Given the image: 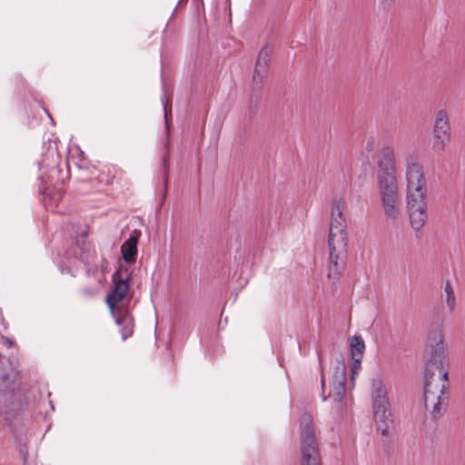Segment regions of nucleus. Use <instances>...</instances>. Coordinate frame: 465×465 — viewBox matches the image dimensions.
Returning a JSON list of instances; mask_svg holds the SVG:
<instances>
[{
	"instance_id": "39448f33",
	"label": "nucleus",
	"mask_w": 465,
	"mask_h": 465,
	"mask_svg": "<svg viewBox=\"0 0 465 465\" xmlns=\"http://www.w3.org/2000/svg\"><path fill=\"white\" fill-rule=\"evenodd\" d=\"M371 397L376 430L385 436L389 432L392 420L387 388L381 380H372Z\"/></svg>"
},
{
	"instance_id": "9d476101",
	"label": "nucleus",
	"mask_w": 465,
	"mask_h": 465,
	"mask_svg": "<svg viewBox=\"0 0 465 465\" xmlns=\"http://www.w3.org/2000/svg\"><path fill=\"white\" fill-rule=\"evenodd\" d=\"M15 372L9 361L0 354V393L5 394L14 391Z\"/></svg>"
},
{
	"instance_id": "f8f14e48",
	"label": "nucleus",
	"mask_w": 465,
	"mask_h": 465,
	"mask_svg": "<svg viewBox=\"0 0 465 465\" xmlns=\"http://www.w3.org/2000/svg\"><path fill=\"white\" fill-rule=\"evenodd\" d=\"M123 258L126 262H133L137 255V239L130 237L121 247Z\"/></svg>"
},
{
	"instance_id": "20e7f679",
	"label": "nucleus",
	"mask_w": 465,
	"mask_h": 465,
	"mask_svg": "<svg viewBox=\"0 0 465 465\" xmlns=\"http://www.w3.org/2000/svg\"><path fill=\"white\" fill-rule=\"evenodd\" d=\"M345 210V200L336 198L331 203L330 224H329V278L338 276L344 264V258L347 247V233L345 231L346 222L343 212Z\"/></svg>"
},
{
	"instance_id": "7ed1b4c3",
	"label": "nucleus",
	"mask_w": 465,
	"mask_h": 465,
	"mask_svg": "<svg viewBox=\"0 0 465 465\" xmlns=\"http://www.w3.org/2000/svg\"><path fill=\"white\" fill-rule=\"evenodd\" d=\"M403 181L410 225L418 232L428 220V184L423 167L416 155L409 154L405 157Z\"/></svg>"
},
{
	"instance_id": "f3484780",
	"label": "nucleus",
	"mask_w": 465,
	"mask_h": 465,
	"mask_svg": "<svg viewBox=\"0 0 465 465\" xmlns=\"http://www.w3.org/2000/svg\"><path fill=\"white\" fill-rule=\"evenodd\" d=\"M351 359L353 361H352L351 371V381H353L355 376L358 374L359 371L361 370V359H359V358H351Z\"/></svg>"
},
{
	"instance_id": "a211bd4d",
	"label": "nucleus",
	"mask_w": 465,
	"mask_h": 465,
	"mask_svg": "<svg viewBox=\"0 0 465 465\" xmlns=\"http://www.w3.org/2000/svg\"><path fill=\"white\" fill-rule=\"evenodd\" d=\"M0 343L6 348H11L14 345V341L10 338L4 335L0 336Z\"/></svg>"
},
{
	"instance_id": "2eb2a0df",
	"label": "nucleus",
	"mask_w": 465,
	"mask_h": 465,
	"mask_svg": "<svg viewBox=\"0 0 465 465\" xmlns=\"http://www.w3.org/2000/svg\"><path fill=\"white\" fill-rule=\"evenodd\" d=\"M267 67L256 65L253 73V84L256 88L262 86L263 79L267 74Z\"/></svg>"
},
{
	"instance_id": "9b49d317",
	"label": "nucleus",
	"mask_w": 465,
	"mask_h": 465,
	"mask_svg": "<svg viewBox=\"0 0 465 465\" xmlns=\"http://www.w3.org/2000/svg\"><path fill=\"white\" fill-rule=\"evenodd\" d=\"M113 316L115 319L116 324L123 326L121 330L123 340L125 341L127 338L131 337L133 335L134 328L133 319L127 313L120 316L117 314V312H115Z\"/></svg>"
},
{
	"instance_id": "f257e3e1",
	"label": "nucleus",
	"mask_w": 465,
	"mask_h": 465,
	"mask_svg": "<svg viewBox=\"0 0 465 465\" xmlns=\"http://www.w3.org/2000/svg\"><path fill=\"white\" fill-rule=\"evenodd\" d=\"M429 356L425 371L424 402L434 419L440 417L448 404L450 358L445 336L432 331L428 336Z\"/></svg>"
},
{
	"instance_id": "f03ea898",
	"label": "nucleus",
	"mask_w": 465,
	"mask_h": 465,
	"mask_svg": "<svg viewBox=\"0 0 465 465\" xmlns=\"http://www.w3.org/2000/svg\"><path fill=\"white\" fill-rule=\"evenodd\" d=\"M376 193L384 217L397 223L402 217L401 195L397 177L396 156L391 146L383 147L377 161Z\"/></svg>"
},
{
	"instance_id": "6e6552de",
	"label": "nucleus",
	"mask_w": 465,
	"mask_h": 465,
	"mask_svg": "<svg viewBox=\"0 0 465 465\" xmlns=\"http://www.w3.org/2000/svg\"><path fill=\"white\" fill-rule=\"evenodd\" d=\"M345 371L346 367L343 361H337L333 368L331 393L335 402V410L341 413L347 407V399L345 398Z\"/></svg>"
},
{
	"instance_id": "412c9836",
	"label": "nucleus",
	"mask_w": 465,
	"mask_h": 465,
	"mask_svg": "<svg viewBox=\"0 0 465 465\" xmlns=\"http://www.w3.org/2000/svg\"><path fill=\"white\" fill-rule=\"evenodd\" d=\"M322 387L323 388L324 387V380H323V377L322 376Z\"/></svg>"
},
{
	"instance_id": "4be33fe9",
	"label": "nucleus",
	"mask_w": 465,
	"mask_h": 465,
	"mask_svg": "<svg viewBox=\"0 0 465 465\" xmlns=\"http://www.w3.org/2000/svg\"><path fill=\"white\" fill-rule=\"evenodd\" d=\"M327 400V397L325 395H322V401H325Z\"/></svg>"
},
{
	"instance_id": "0eeeda50",
	"label": "nucleus",
	"mask_w": 465,
	"mask_h": 465,
	"mask_svg": "<svg viewBox=\"0 0 465 465\" xmlns=\"http://www.w3.org/2000/svg\"><path fill=\"white\" fill-rule=\"evenodd\" d=\"M451 127L449 114L445 109L438 110L433 118L431 146L437 153L445 151L450 142Z\"/></svg>"
},
{
	"instance_id": "aec40b11",
	"label": "nucleus",
	"mask_w": 465,
	"mask_h": 465,
	"mask_svg": "<svg viewBox=\"0 0 465 465\" xmlns=\"http://www.w3.org/2000/svg\"><path fill=\"white\" fill-rule=\"evenodd\" d=\"M366 148L369 150H372V148H373V141L372 140L371 141L370 140L367 142Z\"/></svg>"
},
{
	"instance_id": "5701e85b",
	"label": "nucleus",
	"mask_w": 465,
	"mask_h": 465,
	"mask_svg": "<svg viewBox=\"0 0 465 465\" xmlns=\"http://www.w3.org/2000/svg\"><path fill=\"white\" fill-rule=\"evenodd\" d=\"M165 186L167 185V177L164 178Z\"/></svg>"
},
{
	"instance_id": "dca6fc26",
	"label": "nucleus",
	"mask_w": 465,
	"mask_h": 465,
	"mask_svg": "<svg viewBox=\"0 0 465 465\" xmlns=\"http://www.w3.org/2000/svg\"><path fill=\"white\" fill-rule=\"evenodd\" d=\"M271 59V49L268 47L262 48L257 57L256 65L267 67L269 66Z\"/></svg>"
},
{
	"instance_id": "1a4fd4ad",
	"label": "nucleus",
	"mask_w": 465,
	"mask_h": 465,
	"mask_svg": "<svg viewBox=\"0 0 465 465\" xmlns=\"http://www.w3.org/2000/svg\"><path fill=\"white\" fill-rule=\"evenodd\" d=\"M131 273L127 269L120 268L113 274L114 289L106 296V303L110 308L112 315H114L116 304L124 300L129 292V280Z\"/></svg>"
},
{
	"instance_id": "423d86ee",
	"label": "nucleus",
	"mask_w": 465,
	"mask_h": 465,
	"mask_svg": "<svg viewBox=\"0 0 465 465\" xmlns=\"http://www.w3.org/2000/svg\"><path fill=\"white\" fill-rule=\"evenodd\" d=\"M302 465H321L316 431L310 414L301 418Z\"/></svg>"
},
{
	"instance_id": "ddd939ff",
	"label": "nucleus",
	"mask_w": 465,
	"mask_h": 465,
	"mask_svg": "<svg viewBox=\"0 0 465 465\" xmlns=\"http://www.w3.org/2000/svg\"><path fill=\"white\" fill-rule=\"evenodd\" d=\"M443 291H444V300H445L446 306L448 308L449 312L452 313L456 309L457 300H456L454 289L449 280L445 282Z\"/></svg>"
},
{
	"instance_id": "4468645a",
	"label": "nucleus",
	"mask_w": 465,
	"mask_h": 465,
	"mask_svg": "<svg viewBox=\"0 0 465 465\" xmlns=\"http://www.w3.org/2000/svg\"><path fill=\"white\" fill-rule=\"evenodd\" d=\"M351 358L362 359L365 350L364 341L361 336L354 335L351 340Z\"/></svg>"
},
{
	"instance_id": "6ab92c4d",
	"label": "nucleus",
	"mask_w": 465,
	"mask_h": 465,
	"mask_svg": "<svg viewBox=\"0 0 465 465\" xmlns=\"http://www.w3.org/2000/svg\"><path fill=\"white\" fill-rule=\"evenodd\" d=\"M395 0H380V5L383 9H389Z\"/></svg>"
}]
</instances>
